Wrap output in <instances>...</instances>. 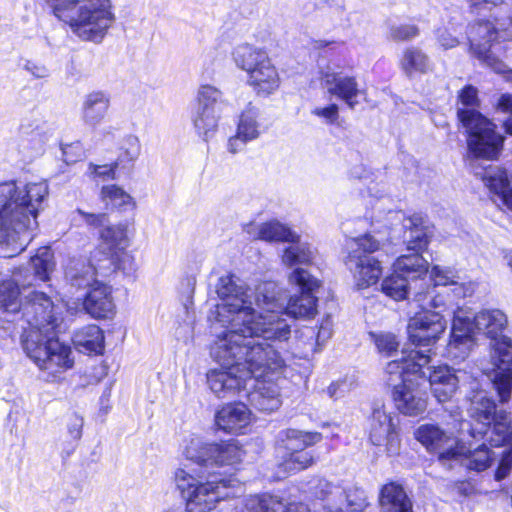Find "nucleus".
<instances>
[{
    "mask_svg": "<svg viewBox=\"0 0 512 512\" xmlns=\"http://www.w3.org/2000/svg\"><path fill=\"white\" fill-rule=\"evenodd\" d=\"M240 137L244 140H256L263 131L260 122V111L257 107L249 103L239 115L237 130Z\"/></svg>",
    "mask_w": 512,
    "mask_h": 512,
    "instance_id": "nucleus-36",
    "label": "nucleus"
},
{
    "mask_svg": "<svg viewBox=\"0 0 512 512\" xmlns=\"http://www.w3.org/2000/svg\"><path fill=\"white\" fill-rule=\"evenodd\" d=\"M73 343L81 352L102 353L104 335L97 325H88L77 330L73 335Z\"/></svg>",
    "mask_w": 512,
    "mask_h": 512,
    "instance_id": "nucleus-33",
    "label": "nucleus"
},
{
    "mask_svg": "<svg viewBox=\"0 0 512 512\" xmlns=\"http://www.w3.org/2000/svg\"><path fill=\"white\" fill-rule=\"evenodd\" d=\"M409 284L407 277L393 271L391 275L383 279L381 290L386 296L399 301L407 297L410 288Z\"/></svg>",
    "mask_w": 512,
    "mask_h": 512,
    "instance_id": "nucleus-41",
    "label": "nucleus"
},
{
    "mask_svg": "<svg viewBox=\"0 0 512 512\" xmlns=\"http://www.w3.org/2000/svg\"><path fill=\"white\" fill-rule=\"evenodd\" d=\"M247 142L250 141L244 140L236 131V134L228 139L227 149L230 153L235 154L241 151Z\"/></svg>",
    "mask_w": 512,
    "mask_h": 512,
    "instance_id": "nucleus-60",
    "label": "nucleus"
},
{
    "mask_svg": "<svg viewBox=\"0 0 512 512\" xmlns=\"http://www.w3.org/2000/svg\"><path fill=\"white\" fill-rule=\"evenodd\" d=\"M414 302L418 304L421 309L435 311H442L445 307V300L442 295L437 293L435 287H427L425 290H419L414 295Z\"/></svg>",
    "mask_w": 512,
    "mask_h": 512,
    "instance_id": "nucleus-47",
    "label": "nucleus"
},
{
    "mask_svg": "<svg viewBox=\"0 0 512 512\" xmlns=\"http://www.w3.org/2000/svg\"><path fill=\"white\" fill-rule=\"evenodd\" d=\"M346 248L348 255L345 264L352 272L357 286L366 288L377 283L382 274V266L372 254L379 250V241L372 235L365 234L349 239Z\"/></svg>",
    "mask_w": 512,
    "mask_h": 512,
    "instance_id": "nucleus-11",
    "label": "nucleus"
},
{
    "mask_svg": "<svg viewBox=\"0 0 512 512\" xmlns=\"http://www.w3.org/2000/svg\"><path fill=\"white\" fill-rule=\"evenodd\" d=\"M20 312L28 324L22 334V347L27 356L53 376L71 369L72 350L56 335L62 321V306L54 304L45 293L32 291L25 296Z\"/></svg>",
    "mask_w": 512,
    "mask_h": 512,
    "instance_id": "nucleus-4",
    "label": "nucleus"
},
{
    "mask_svg": "<svg viewBox=\"0 0 512 512\" xmlns=\"http://www.w3.org/2000/svg\"><path fill=\"white\" fill-rule=\"evenodd\" d=\"M430 350H427L429 352ZM431 362L426 351H403L400 358L387 363V382L392 386V399L396 409L406 416H418L427 408L426 372Z\"/></svg>",
    "mask_w": 512,
    "mask_h": 512,
    "instance_id": "nucleus-7",
    "label": "nucleus"
},
{
    "mask_svg": "<svg viewBox=\"0 0 512 512\" xmlns=\"http://www.w3.org/2000/svg\"><path fill=\"white\" fill-rule=\"evenodd\" d=\"M366 174L367 171L363 165H357L350 170V176L354 179H363Z\"/></svg>",
    "mask_w": 512,
    "mask_h": 512,
    "instance_id": "nucleus-64",
    "label": "nucleus"
},
{
    "mask_svg": "<svg viewBox=\"0 0 512 512\" xmlns=\"http://www.w3.org/2000/svg\"><path fill=\"white\" fill-rule=\"evenodd\" d=\"M312 114L322 118L327 124H333L338 120L339 107L335 103H332L326 107H315L312 110Z\"/></svg>",
    "mask_w": 512,
    "mask_h": 512,
    "instance_id": "nucleus-54",
    "label": "nucleus"
},
{
    "mask_svg": "<svg viewBox=\"0 0 512 512\" xmlns=\"http://www.w3.org/2000/svg\"><path fill=\"white\" fill-rule=\"evenodd\" d=\"M41 126L42 120L40 118H35L33 120V123H30L29 119H25L24 122L21 124V130L22 132L27 133L30 128L34 127V129L38 130L41 128Z\"/></svg>",
    "mask_w": 512,
    "mask_h": 512,
    "instance_id": "nucleus-62",
    "label": "nucleus"
},
{
    "mask_svg": "<svg viewBox=\"0 0 512 512\" xmlns=\"http://www.w3.org/2000/svg\"><path fill=\"white\" fill-rule=\"evenodd\" d=\"M241 512H310L303 503H287L278 496L251 495L244 500Z\"/></svg>",
    "mask_w": 512,
    "mask_h": 512,
    "instance_id": "nucleus-22",
    "label": "nucleus"
},
{
    "mask_svg": "<svg viewBox=\"0 0 512 512\" xmlns=\"http://www.w3.org/2000/svg\"><path fill=\"white\" fill-rule=\"evenodd\" d=\"M425 365L426 382H429L434 397L439 402H445L454 395L457 390L459 379L455 372L448 366L432 367Z\"/></svg>",
    "mask_w": 512,
    "mask_h": 512,
    "instance_id": "nucleus-17",
    "label": "nucleus"
},
{
    "mask_svg": "<svg viewBox=\"0 0 512 512\" xmlns=\"http://www.w3.org/2000/svg\"><path fill=\"white\" fill-rule=\"evenodd\" d=\"M321 81L328 94L344 101L350 109L353 110L358 105L357 97L362 91L355 77L328 69L323 72Z\"/></svg>",
    "mask_w": 512,
    "mask_h": 512,
    "instance_id": "nucleus-16",
    "label": "nucleus"
},
{
    "mask_svg": "<svg viewBox=\"0 0 512 512\" xmlns=\"http://www.w3.org/2000/svg\"><path fill=\"white\" fill-rule=\"evenodd\" d=\"M212 444L196 434H190L182 441V456L196 465L181 464L173 473L175 486L186 502L187 512H209L219 502L236 496L235 480L221 478L207 471Z\"/></svg>",
    "mask_w": 512,
    "mask_h": 512,
    "instance_id": "nucleus-5",
    "label": "nucleus"
},
{
    "mask_svg": "<svg viewBox=\"0 0 512 512\" xmlns=\"http://www.w3.org/2000/svg\"><path fill=\"white\" fill-rule=\"evenodd\" d=\"M457 116L467 134L469 157L494 160L500 154L504 136L496 131V125L478 110V90L465 86L459 93Z\"/></svg>",
    "mask_w": 512,
    "mask_h": 512,
    "instance_id": "nucleus-10",
    "label": "nucleus"
},
{
    "mask_svg": "<svg viewBox=\"0 0 512 512\" xmlns=\"http://www.w3.org/2000/svg\"><path fill=\"white\" fill-rule=\"evenodd\" d=\"M141 153V143L137 136L129 134L123 138L119 148L116 165H131L139 157Z\"/></svg>",
    "mask_w": 512,
    "mask_h": 512,
    "instance_id": "nucleus-46",
    "label": "nucleus"
},
{
    "mask_svg": "<svg viewBox=\"0 0 512 512\" xmlns=\"http://www.w3.org/2000/svg\"><path fill=\"white\" fill-rule=\"evenodd\" d=\"M408 228L405 231L404 238L407 243V249L409 251L420 252L425 249L428 245V232L427 229L416 223V220L410 219L409 225H404Z\"/></svg>",
    "mask_w": 512,
    "mask_h": 512,
    "instance_id": "nucleus-44",
    "label": "nucleus"
},
{
    "mask_svg": "<svg viewBox=\"0 0 512 512\" xmlns=\"http://www.w3.org/2000/svg\"><path fill=\"white\" fill-rule=\"evenodd\" d=\"M22 269L16 270L9 279L0 280V309L8 313L20 312V290L19 286L30 285L31 282L22 280Z\"/></svg>",
    "mask_w": 512,
    "mask_h": 512,
    "instance_id": "nucleus-27",
    "label": "nucleus"
},
{
    "mask_svg": "<svg viewBox=\"0 0 512 512\" xmlns=\"http://www.w3.org/2000/svg\"><path fill=\"white\" fill-rule=\"evenodd\" d=\"M470 416L480 425H490L494 419L496 411V404L483 392L477 393L471 401Z\"/></svg>",
    "mask_w": 512,
    "mask_h": 512,
    "instance_id": "nucleus-39",
    "label": "nucleus"
},
{
    "mask_svg": "<svg viewBox=\"0 0 512 512\" xmlns=\"http://www.w3.org/2000/svg\"><path fill=\"white\" fill-rule=\"evenodd\" d=\"M437 41L445 50L456 47L459 44L457 37L453 36L447 29L437 31Z\"/></svg>",
    "mask_w": 512,
    "mask_h": 512,
    "instance_id": "nucleus-57",
    "label": "nucleus"
},
{
    "mask_svg": "<svg viewBox=\"0 0 512 512\" xmlns=\"http://www.w3.org/2000/svg\"><path fill=\"white\" fill-rule=\"evenodd\" d=\"M219 429L228 433H238L251 422V412L243 403L227 404L215 415Z\"/></svg>",
    "mask_w": 512,
    "mask_h": 512,
    "instance_id": "nucleus-23",
    "label": "nucleus"
},
{
    "mask_svg": "<svg viewBox=\"0 0 512 512\" xmlns=\"http://www.w3.org/2000/svg\"><path fill=\"white\" fill-rule=\"evenodd\" d=\"M48 195L46 182L18 186L0 183V257L11 258L25 250L37 229V215Z\"/></svg>",
    "mask_w": 512,
    "mask_h": 512,
    "instance_id": "nucleus-6",
    "label": "nucleus"
},
{
    "mask_svg": "<svg viewBox=\"0 0 512 512\" xmlns=\"http://www.w3.org/2000/svg\"><path fill=\"white\" fill-rule=\"evenodd\" d=\"M120 254L117 251L107 250L99 247L87 261L93 267L96 278L98 276L105 277L117 269H121L119 263Z\"/></svg>",
    "mask_w": 512,
    "mask_h": 512,
    "instance_id": "nucleus-37",
    "label": "nucleus"
},
{
    "mask_svg": "<svg viewBox=\"0 0 512 512\" xmlns=\"http://www.w3.org/2000/svg\"><path fill=\"white\" fill-rule=\"evenodd\" d=\"M83 425L84 419L79 413L72 412L67 415L66 428L72 440H80V438L82 437Z\"/></svg>",
    "mask_w": 512,
    "mask_h": 512,
    "instance_id": "nucleus-52",
    "label": "nucleus"
},
{
    "mask_svg": "<svg viewBox=\"0 0 512 512\" xmlns=\"http://www.w3.org/2000/svg\"><path fill=\"white\" fill-rule=\"evenodd\" d=\"M459 278L455 270L439 265L433 266L430 271V279L434 282V287L458 285Z\"/></svg>",
    "mask_w": 512,
    "mask_h": 512,
    "instance_id": "nucleus-48",
    "label": "nucleus"
},
{
    "mask_svg": "<svg viewBox=\"0 0 512 512\" xmlns=\"http://www.w3.org/2000/svg\"><path fill=\"white\" fill-rule=\"evenodd\" d=\"M322 439L319 432H305L297 429H286L278 434V440L287 452L305 450Z\"/></svg>",
    "mask_w": 512,
    "mask_h": 512,
    "instance_id": "nucleus-30",
    "label": "nucleus"
},
{
    "mask_svg": "<svg viewBox=\"0 0 512 512\" xmlns=\"http://www.w3.org/2000/svg\"><path fill=\"white\" fill-rule=\"evenodd\" d=\"M31 265L34 269V277L47 281L55 267L52 250L48 247L38 249L37 253L31 258Z\"/></svg>",
    "mask_w": 512,
    "mask_h": 512,
    "instance_id": "nucleus-42",
    "label": "nucleus"
},
{
    "mask_svg": "<svg viewBox=\"0 0 512 512\" xmlns=\"http://www.w3.org/2000/svg\"><path fill=\"white\" fill-rule=\"evenodd\" d=\"M110 107V96L103 91L87 94L82 102L81 117L85 124L95 127L106 117Z\"/></svg>",
    "mask_w": 512,
    "mask_h": 512,
    "instance_id": "nucleus-25",
    "label": "nucleus"
},
{
    "mask_svg": "<svg viewBox=\"0 0 512 512\" xmlns=\"http://www.w3.org/2000/svg\"><path fill=\"white\" fill-rule=\"evenodd\" d=\"M52 14L82 41L99 44L115 24L113 0H44Z\"/></svg>",
    "mask_w": 512,
    "mask_h": 512,
    "instance_id": "nucleus-9",
    "label": "nucleus"
},
{
    "mask_svg": "<svg viewBox=\"0 0 512 512\" xmlns=\"http://www.w3.org/2000/svg\"><path fill=\"white\" fill-rule=\"evenodd\" d=\"M85 311L94 318H108L114 311L111 287L102 281L89 289L83 301Z\"/></svg>",
    "mask_w": 512,
    "mask_h": 512,
    "instance_id": "nucleus-21",
    "label": "nucleus"
},
{
    "mask_svg": "<svg viewBox=\"0 0 512 512\" xmlns=\"http://www.w3.org/2000/svg\"><path fill=\"white\" fill-rule=\"evenodd\" d=\"M100 238L103 247L107 250L117 251L119 254L127 256L123 251L128 246V231L124 224L111 225L103 228L100 232Z\"/></svg>",
    "mask_w": 512,
    "mask_h": 512,
    "instance_id": "nucleus-38",
    "label": "nucleus"
},
{
    "mask_svg": "<svg viewBox=\"0 0 512 512\" xmlns=\"http://www.w3.org/2000/svg\"><path fill=\"white\" fill-rule=\"evenodd\" d=\"M65 279L76 288H92L101 282L94 274L93 267L86 259H70L65 267Z\"/></svg>",
    "mask_w": 512,
    "mask_h": 512,
    "instance_id": "nucleus-28",
    "label": "nucleus"
},
{
    "mask_svg": "<svg viewBox=\"0 0 512 512\" xmlns=\"http://www.w3.org/2000/svg\"><path fill=\"white\" fill-rule=\"evenodd\" d=\"M507 317L499 309L482 310L476 315L459 309L454 314L447 354L455 360H464L474 345V334L482 332L490 338L492 382L500 401L506 403L512 392V340L502 332Z\"/></svg>",
    "mask_w": 512,
    "mask_h": 512,
    "instance_id": "nucleus-3",
    "label": "nucleus"
},
{
    "mask_svg": "<svg viewBox=\"0 0 512 512\" xmlns=\"http://www.w3.org/2000/svg\"><path fill=\"white\" fill-rule=\"evenodd\" d=\"M369 438L376 446L386 444V450L391 455L399 451L400 440L396 426L384 405L373 408L369 422Z\"/></svg>",
    "mask_w": 512,
    "mask_h": 512,
    "instance_id": "nucleus-15",
    "label": "nucleus"
},
{
    "mask_svg": "<svg viewBox=\"0 0 512 512\" xmlns=\"http://www.w3.org/2000/svg\"><path fill=\"white\" fill-rule=\"evenodd\" d=\"M341 386H342V384L332 383L327 388V393H328L329 397H331V398H338L339 396H341L343 394V392H344V390L341 389Z\"/></svg>",
    "mask_w": 512,
    "mask_h": 512,
    "instance_id": "nucleus-63",
    "label": "nucleus"
},
{
    "mask_svg": "<svg viewBox=\"0 0 512 512\" xmlns=\"http://www.w3.org/2000/svg\"><path fill=\"white\" fill-rule=\"evenodd\" d=\"M210 466L233 465L244 456L243 449L234 440L213 442Z\"/></svg>",
    "mask_w": 512,
    "mask_h": 512,
    "instance_id": "nucleus-34",
    "label": "nucleus"
},
{
    "mask_svg": "<svg viewBox=\"0 0 512 512\" xmlns=\"http://www.w3.org/2000/svg\"><path fill=\"white\" fill-rule=\"evenodd\" d=\"M231 55L235 66L247 75L269 56L264 49L249 43L235 46Z\"/></svg>",
    "mask_w": 512,
    "mask_h": 512,
    "instance_id": "nucleus-29",
    "label": "nucleus"
},
{
    "mask_svg": "<svg viewBox=\"0 0 512 512\" xmlns=\"http://www.w3.org/2000/svg\"><path fill=\"white\" fill-rule=\"evenodd\" d=\"M431 61L428 55L420 48L412 46L403 51L400 67L408 77L415 74H425L431 70Z\"/></svg>",
    "mask_w": 512,
    "mask_h": 512,
    "instance_id": "nucleus-35",
    "label": "nucleus"
},
{
    "mask_svg": "<svg viewBox=\"0 0 512 512\" xmlns=\"http://www.w3.org/2000/svg\"><path fill=\"white\" fill-rule=\"evenodd\" d=\"M254 237L266 242H291L298 240L299 236L286 225L278 221H268L253 227Z\"/></svg>",
    "mask_w": 512,
    "mask_h": 512,
    "instance_id": "nucleus-32",
    "label": "nucleus"
},
{
    "mask_svg": "<svg viewBox=\"0 0 512 512\" xmlns=\"http://www.w3.org/2000/svg\"><path fill=\"white\" fill-rule=\"evenodd\" d=\"M497 108L502 112L512 114V93L502 94L498 98Z\"/></svg>",
    "mask_w": 512,
    "mask_h": 512,
    "instance_id": "nucleus-61",
    "label": "nucleus"
},
{
    "mask_svg": "<svg viewBox=\"0 0 512 512\" xmlns=\"http://www.w3.org/2000/svg\"><path fill=\"white\" fill-rule=\"evenodd\" d=\"M278 69L268 56L247 75V84L258 96H269L280 87Z\"/></svg>",
    "mask_w": 512,
    "mask_h": 512,
    "instance_id": "nucleus-18",
    "label": "nucleus"
},
{
    "mask_svg": "<svg viewBox=\"0 0 512 512\" xmlns=\"http://www.w3.org/2000/svg\"><path fill=\"white\" fill-rule=\"evenodd\" d=\"M453 457L452 463L460 464L468 470L481 472L488 469L495 460V454L486 444L471 450L467 449L463 444H459L457 455Z\"/></svg>",
    "mask_w": 512,
    "mask_h": 512,
    "instance_id": "nucleus-24",
    "label": "nucleus"
},
{
    "mask_svg": "<svg viewBox=\"0 0 512 512\" xmlns=\"http://www.w3.org/2000/svg\"><path fill=\"white\" fill-rule=\"evenodd\" d=\"M485 186L494 194L498 195L503 203L512 209V175L498 166L489 165L481 171H475Z\"/></svg>",
    "mask_w": 512,
    "mask_h": 512,
    "instance_id": "nucleus-20",
    "label": "nucleus"
},
{
    "mask_svg": "<svg viewBox=\"0 0 512 512\" xmlns=\"http://www.w3.org/2000/svg\"><path fill=\"white\" fill-rule=\"evenodd\" d=\"M313 464V456L310 452L300 450L288 452V456L279 464V469L285 474H294Z\"/></svg>",
    "mask_w": 512,
    "mask_h": 512,
    "instance_id": "nucleus-45",
    "label": "nucleus"
},
{
    "mask_svg": "<svg viewBox=\"0 0 512 512\" xmlns=\"http://www.w3.org/2000/svg\"><path fill=\"white\" fill-rule=\"evenodd\" d=\"M378 352L385 356H391L399 347L397 337L392 333H370Z\"/></svg>",
    "mask_w": 512,
    "mask_h": 512,
    "instance_id": "nucleus-49",
    "label": "nucleus"
},
{
    "mask_svg": "<svg viewBox=\"0 0 512 512\" xmlns=\"http://www.w3.org/2000/svg\"><path fill=\"white\" fill-rule=\"evenodd\" d=\"M78 213L83 217L88 225L94 227H101L107 222V215L104 213H86L82 210H78Z\"/></svg>",
    "mask_w": 512,
    "mask_h": 512,
    "instance_id": "nucleus-58",
    "label": "nucleus"
},
{
    "mask_svg": "<svg viewBox=\"0 0 512 512\" xmlns=\"http://www.w3.org/2000/svg\"><path fill=\"white\" fill-rule=\"evenodd\" d=\"M290 339L288 326L276 316L239 321L219 334L210 348L212 359L221 368L207 372V383L218 398L243 395L262 412L281 405L279 389L264 377L281 371L287 362L279 351Z\"/></svg>",
    "mask_w": 512,
    "mask_h": 512,
    "instance_id": "nucleus-1",
    "label": "nucleus"
},
{
    "mask_svg": "<svg viewBox=\"0 0 512 512\" xmlns=\"http://www.w3.org/2000/svg\"><path fill=\"white\" fill-rule=\"evenodd\" d=\"M226 105L223 92L217 87L205 84L198 88L191 120L196 134L202 140L207 142L215 136Z\"/></svg>",
    "mask_w": 512,
    "mask_h": 512,
    "instance_id": "nucleus-12",
    "label": "nucleus"
},
{
    "mask_svg": "<svg viewBox=\"0 0 512 512\" xmlns=\"http://www.w3.org/2000/svg\"><path fill=\"white\" fill-rule=\"evenodd\" d=\"M419 29L412 24L391 25L389 28V38L394 41H409L417 37Z\"/></svg>",
    "mask_w": 512,
    "mask_h": 512,
    "instance_id": "nucleus-51",
    "label": "nucleus"
},
{
    "mask_svg": "<svg viewBox=\"0 0 512 512\" xmlns=\"http://www.w3.org/2000/svg\"><path fill=\"white\" fill-rule=\"evenodd\" d=\"M486 4L508 13L507 16H494V22L478 21L470 27V52L482 64L499 74H506L512 82L509 70L500 56L512 57V0H484Z\"/></svg>",
    "mask_w": 512,
    "mask_h": 512,
    "instance_id": "nucleus-8",
    "label": "nucleus"
},
{
    "mask_svg": "<svg viewBox=\"0 0 512 512\" xmlns=\"http://www.w3.org/2000/svg\"><path fill=\"white\" fill-rule=\"evenodd\" d=\"M289 281L300 288L299 296L288 299L287 292L271 281L260 283L251 290L238 284L232 275L221 276L216 284V293L220 300L215 306L216 321L233 330L236 320L258 321L276 316L287 324L291 333V325L284 316H313L317 307L314 292L320 287V281L303 268H296L290 274Z\"/></svg>",
    "mask_w": 512,
    "mask_h": 512,
    "instance_id": "nucleus-2",
    "label": "nucleus"
},
{
    "mask_svg": "<svg viewBox=\"0 0 512 512\" xmlns=\"http://www.w3.org/2000/svg\"><path fill=\"white\" fill-rule=\"evenodd\" d=\"M331 335H332V321H331V318L328 316L322 321V323L319 327V330L317 333V342L318 343L324 342L327 339H329L331 337Z\"/></svg>",
    "mask_w": 512,
    "mask_h": 512,
    "instance_id": "nucleus-59",
    "label": "nucleus"
},
{
    "mask_svg": "<svg viewBox=\"0 0 512 512\" xmlns=\"http://www.w3.org/2000/svg\"><path fill=\"white\" fill-rule=\"evenodd\" d=\"M447 321L440 311L424 310L409 319V340L417 346H429L445 331Z\"/></svg>",
    "mask_w": 512,
    "mask_h": 512,
    "instance_id": "nucleus-14",
    "label": "nucleus"
},
{
    "mask_svg": "<svg viewBox=\"0 0 512 512\" xmlns=\"http://www.w3.org/2000/svg\"><path fill=\"white\" fill-rule=\"evenodd\" d=\"M119 165H116V162L112 165H94L89 164L88 167V175L90 177L102 178L103 180L115 179V170Z\"/></svg>",
    "mask_w": 512,
    "mask_h": 512,
    "instance_id": "nucleus-53",
    "label": "nucleus"
},
{
    "mask_svg": "<svg viewBox=\"0 0 512 512\" xmlns=\"http://www.w3.org/2000/svg\"><path fill=\"white\" fill-rule=\"evenodd\" d=\"M414 435L429 453L437 456L443 465L452 466L453 457H456L460 444L452 432L436 424H424L416 429Z\"/></svg>",
    "mask_w": 512,
    "mask_h": 512,
    "instance_id": "nucleus-13",
    "label": "nucleus"
},
{
    "mask_svg": "<svg viewBox=\"0 0 512 512\" xmlns=\"http://www.w3.org/2000/svg\"><path fill=\"white\" fill-rule=\"evenodd\" d=\"M347 505L352 512L362 511L368 507L365 491L358 487H350L344 491Z\"/></svg>",
    "mask_w": 512,
    "mask_h": 512,
    "instance_id": "nucleus-50",
    "label": "nucleus"
},
{
    "mask_svg": "<svg viewBox=\"0 0 512 512\" xmlns=\"http://www.w3.org/2000/svg\"><path fill=\"white\" fill-rule=\"evenodd\" d=\"M382 512H413L411 499L404 488L395 482L385 484L379 495Z\"/></svg>",
    "mask_w": 512,
    "mask_h": 512,
    "instance_id": "nucleus-26",
    "label": "nucleus"
},
{
    "mask_svg": "<svg viewBox=\"0 0 512 512\" xmlns=\"http://www.w3.org/2000/svg\"><path fill=\"white\" fill-rule=\"evenodd\" d=\"M286 248L282 255V262L287 266L310 264L314 257V252L306 243H298Z\"/></svg>",
    "mask_w": 512,
    "mask_h": 512,
    "instance_id": "nucleus-43",
    "label": "nucleus"
},
{
    "mask_svg": "<svg viewBox=\"0 0 512 512\" xmlns=\"http://www.w3.org/2000/svg\"><path fill=\"white\" fill-rule=\"evenodd\" d=\"M100 198L108 207L127 211L136 207L134 198L122 187L110 184L101 188Z\"/></svg>",
    "mask_w": 512,
    "mask_h": 512,
    "instance_id": "nucleus-40",
    "label": "nucleus"
},
{
    "mask_svg": "<svg viewBox=\"0 0 512 512\" xmlns=\"http://www.w3.org/2000/svg\"><path fill=\"white\" fill-rule=\"evenodd\" d=\"M472 431L473 437H476L475 433H477L482 438H485L491 446L512 447L511 420L509 414L504 410H500L494 415L490 425L482 426L480 429L473 428Z\"/></svg>",
    "mask_w": 512,
    "mask_h": 512,
    "instance_id": "nucleus-19",
    "label": "nucleus"
},
{
    "mask_svg": "<svg viewBox=\"0 0 512 512\" xmlns=\"http://www.w3.org/2000/svg\"><path fill=\"white\" fill-rule=\"evenodd\" d=\"M394 272L408 278V282L420 279L428 272V262L417 251L397 258Z\"/></svg>",
    "mask_w": 512,
    "mask_h": 512,
    "instance_id": "nucleus-31",
    "label": "nucleus"
},
{
    "mask_svg": "<svg viewBox=\"0 0 512 512\" xmlns=\"http://www.w3.org/2000/svg\"><path fill=\"white\" fill-rule=\"evenodd\" d=\"M512 470V446L506 449L501 456L499 466L495 472V479L500 481L506 478Z\"/></svg>",
    "mask_w": 512,
    "mask_h": 512,
    "instance_id": "nucleus-55",
    "label": "nucleus"
},
{
    "mask_svg": "<svg viewBox=\"0 0 512 512\" xmlns=\"http://www.w3.org/2000/svg\"><path fill=\"white\" fill-rule=\"evenodd\" d=\"M23 69L37 79L46 78L50 74L45 65L32 60H26Z\"/></svg>",
    "mask_w": 512,
    "mask_h": 512,
    "instance_id": "nucleus-56",
    "label": "nucleus"
}]
</instances>
